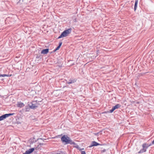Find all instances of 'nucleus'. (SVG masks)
<instances>
[{
    "label": "nucleus",
    "mask_w": 154,
    "mask_h": 154,
    "mask_svg": "<svg viewBox=\"0 0 154 154\" xmlns=\"http://www.w3.org/2000/svg\"><path fill=\"white\" fill-rule=\"evenodd\" d=\"M61 140L63 143L65 144H70L76 145V143L71 140L70 138L67 135H63L61 138Z\"/></svg>",
    "instance_id": "f257e3e1"
},
{
    "label": "nucleus",
    "mask_w": 154,
    "mask_h": 154,
    "mask_svg": "<svg viewBox=\"0 0 154 154\" xmlns=\"http://www.w3.org/2000/svg\"><path fill=\"white\" fill-rule=\"evenodd\" d=\"M71 28H69L67 30H64L63 32L58 37V38L65 37L67 36L68 34H69L71 32Z\"/></svg>",
    "instance_id": "f03ea898"
},
{
    "label": "nucleus",
    "mask_w": 154,
    "mask_h": 154,
    "mask_svg": "<svg viewBox=\"0 0 154 154\" xmlns=\"http://www.w3.org/2000/svg\"><path fill=\"white\" fill-rule=\"evenodd\" d=\"M14 113L6 114L0 116V121L4 120L6 118L13 115Z\"/></svg>",
    "instance_id": "7ed1b4c3"
},
{
    "label": "nucleus",
    "mask_w": 154,
    "mask_h": 154,
    "mask_svg": "<svg viewBox=\"0 0 154 154\" xmlns=\"http://www.w3.org/2000/svg\"><path fill=\"white\" fill-rule=\"evenodd\" d=\"M34 103H37L36 101H33L32 103V105L30 106V107L31 109H34L38 107V105H35Z\"/></svg>",
    "instance_id": "20e7f679"
},
{
    "label": "nucleus",
    "mask_w": 154,
    "mask_h": 154,
    "mask_svg": "<svg viewBox=\"0 0 154 154\" xmlns=\"http://www.w3.org/2000/svg\"><path fill=\"white\" fill-rule=\"evenodd\" d=\"M100 145V144L98 143L95 141H94L92 142L91 144L89 146V147L90 148L92 147L93 146H95Z\"/></svg>",
    "instance_id": "39448f33"
},
{
    "label": "nucleus",
    "mask_w": 154,
    "mask_h": 154,
    "mask_svg": "<svg viewBox=\"0 0 154 154\" xmlns=\"http://www.w3.org/2000/svg\"><path fill=\"white\" fill-rule=\"evenodd\" d=\"M25 105L23 103L21 102H17V106L19 108H22Z\"/></svg>",
    "instance_id": "423d86ee"
},
{
    "label": "nucleus",
    "mask_w": 154,
    "mask_h": 154,
    "mask_svg": "<svg viewBox=\"0 0 154 154\" xmlns=\"http://www.w3.org/2000/svg\"><path fill=\"white\" fill-rule=\"evenodd\" d=\"M34 149L33 148H32L29 149L27 151H26L23 154H29L32 153L34 150Z\"/></svg>",
    "instance_id": "0eeeda50"
},
{
    "label": "nucleus",
    "mask_w": 154,
    "mask_h": 154,
    "mask_svg": "<svg viewBox=\"0 0 154 154\" xmlns=\"http://www.w3.org/2000/svg\"><path fill=\"white\" fill-rule=\"evenodd\" d=\"M76 81V79H69L68 81L66 82V83L68 84H71L75 82Z\"/></svg>",
    "instance_id": "6e6552de"
},
{
    "label": "nucleus",
    "mask_w": 154,
    "mask_h": 154,
    "mask_svg": "<svg viewBox=\"0 0 154 154\" xmlns=\"http://www.w3.org/2000/svg\"><path fill=\"white\" fill-rule=\"evenodd\" d=\"M142 146L143 148L141 149L138 152V153H142L145 152L146 151L147 149L142 145Z\"/></svg>",
    "instance_id": "1a4fd4ad"
},
{
    "label": "nucleus",
    "mask_w": 154,
    "mask_h": 154,
    "mask_svg": "<svg viewBox=\"0 0 154 154\" xmlns=\"http://www.w3.org/2000/svg\"><path fill=\"white\" fill-rule=\"evenodd\" d=\"M49 51V49L48 48L45 49L41 51V54H47Z\"/></svg>",
    "instance_id": "9d476101"
},
{
    "label": "nucleus",
    "mask_w": 154,
    "mask_h": 154,
    "mask_svg": "<svg viewBox=\"0 0 154 154\" xmlns=\"http://www.w3.org/2000/svg\"><path fill=\"white\" fill-rule=\"evenodd\" d=\"M152 144L151 143H150L149 144L146 143H143L142 146H143L145 147L146 149H147L149 146H151Z\"/></svg>",
    "instance_id": "9b49d317"
},
{
    "label": "nucleus",
    "mask_w": 154,
    "mask_h": 154,
    "mask_svg": "<svg viewBox=\"0 0 154 154\" xmlns=\"http://www.w3.org/2000/svg\"><path fill=\"white\" fill-rule=\"evenodd\" d=\"M121 106L119 104H117L115 106H113L112 108L114 109L115 110L116 109H117L119 108Z\"/></svg>",
    "instance_id": "f8f14e48"
},
{
    "label": "nucleus",
    "mask_w": 154,
    "mask_h": 154,
    "mask_svg": "<svg viewBox=\"0 0 154 154\" xmlns=\"http://www.w3.org/2000/svg\"><path fill=\"white\" fill-rule=\"evenodd\" d=\"M138 2V0H135V5H134V11H135L136 9H137Z\"/></svg>",
    "instance_id": "ddd939ff"
},
{
    "label": "nucleus",
    "mask_w": 154,
    "mask_h": 154,
    "mask_svg": "<svg viewBox=\"0 0 154 154\" xmlns=\"http://www.w3.org/2000/svg\"><path fill=\"white\" fill-rule=\"evenodd\" d=\"M30 106L29 107L28 106H26L25 107V110L26 112H28L30 110Z\"/></svg>",
    "instance_id": "4468645a"
},
{
    "label": "nucleus",
    "mask_w": 154,
    "mask_h": 154,
    "mask_svg": "<svg viewBox=\"0 0 154 154\" xmlns=\"http://www.w3.org/2000/svg\"><path fill=\"white\" fill-rule=\"evenodd\" d=\"M11 76V75H10L9 74H0V77H5V76L7 77H10Z\"/></svg>",
    "instance_id": "2eb2a0df"
},
{
    "label": "nucleus",
    "mask_w": 154,
    "mask_h": 154,
    "mask_svg": "<svg viewBox=\"0 0 154 154\" xmlns=\"http://www.w3.org/2000/svg\"><path fill=\"white\" fill-rule=\"evenodd\" d=\"M115 110L112 108V109L109 110V112L111 113L113 112Z\"/></svg>",
    "instance_id": "dca6fc26"
},
{
    "label": "nucleus",
    "mask_w": 154,
    "mask_h": 154,
    "mask_svg": "<svg viewBox=\"0 0 154 154\" xmlns=\"http://www.w3.org/2000/svg\"><path fill=\"white\" fill-rule=\"evenodd\" d=\"M60 48V47H59V46H57V48H56V49L54 50V51H57V50H59Z\"/></svg>",
    "instance_id": "f3484780"
},
{
    "label": "nucleus",
    "mask_w": 154,
    "mask_h": 154,
    "mask_svg": "<svg viewBox=\"0 0 154 154\" xmlns=\"http://www.w3.org/2000/svg\"><path fill=\"white\" fill-rule=\"evenodd\" d=\"M81 154H86V153L85 151H81Z\"/></svg>",
    "instance_id": "a211bd4d"
},
{
    "label": "nucleus",
    "mask_w": 154,
    "mask_h": 154,
    "mask_svg": "<svg viewBox=\"0 0 154 154\" xmlns=\"http://www.w3.org/2000/svg\"><path fill=\"white\" fill-rule=\"evenodd\" d=\"M106 149H103V150H101V152H105L106 151Z\"/></svg>",
    "instance_id": "6ab92c4d"
},
{
    "label": "nucleus",
    "mask_w": 154,
    "mask_h": 154,
    "mask_svg": "<svg viewBox=\"0 0 154 154\" xmlns=\"http://www.w3.org/2000/svg\"><path fill=\"white\" fill-rule=\"evenodd\" d=\"M62 44V42H60L59 43V45H58V46H59V47H60L61 46V45Z\"/></svg>",
    "instance_id": "aec40b11"
},
{
    "label": "nucleus",
    "mask_w": 154,
    "mask_h": 154,
    "mask_svg": "<svg viewBox=\"0 0 154 154\" xmlns=\"http://www.w3.org/2000/svg\"><path fill=\"white\" fill-rule=\"evenodd\" d=\"M34 103V104H35V105H37V103Z\"/></svg>",
    "instance_id": "412c9836"
},
{
    "label": "nucleus",
    "mask_w": 154,
    "mask_h": 154,
    "mask_svg": "<svg viewBox=\"0 0 154 154\" xmlns=\"http://www.w3.org/2000/svg\"><path fill=\"white\" fill-rule=\"evenodd\" d=\"M154 140H153V141H152V143H151V144H153V143H154Z\"/></svg>",
    "instance_id": "4be33fe9"
}]
</instances>
